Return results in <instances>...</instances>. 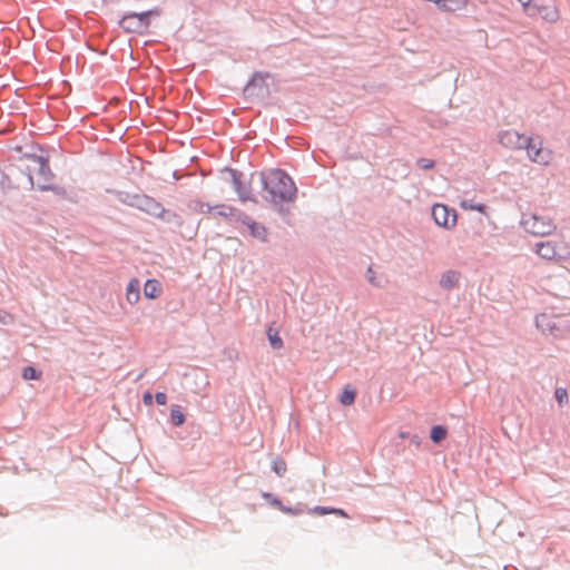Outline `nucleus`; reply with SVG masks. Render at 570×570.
I'll use <instances>...</instances> for the list:
<instances>
[{
  "mask_svg": "<svg viewBox=\"0 0 570 570\" xmlns=\"http://www.w3.org/2000/svg\"><path fill=\"white\" fill-rule=\"evenodd\" d=\"M267 337L273 348L279 350L283 347V340L278 335L277 331H274L273 328L269 327L267 331Z\"/></svg>",
  "mask_w": 570,
  "mask_h": 570,
  "instance_id": "nucleus-22",
  "label": "nucleus"
},
{
  "mask_svg": "<svg viewBox=\"0 0 570 570\" xmlns=\"http://www.w3.org/2000/svg\"><path fill=\"white\" fill-rule=\"evenodd\" d=\"M524 8V10L528 12L529 16H533V12H531V8H533V6H531V2L532 0H518Z\"/></svg>",
  "mask_w": 570,
  "mask_h": 570,
  "instance_id": "nucleus-31",
  "label": "nucleus"
},
{
  "mask_svg": "<svg viewBox=\"0 0 570 570\" xmlns=\"http://www.w3.org/2000/svg\"><path fill=\"white\" fill-rule=\"evenodd\" d=\"M233 180H234L235 189H236V191L239 196V199L242 202H256V199L253 197V195L248 190H246L242 187L239 178L236 175L233 176Z\"/></svg>",
  "mask_w": 570,
  "mask_h": 570,
  "instance_id": "nucleus-17",
  "label": "nucleus"
},
{
  "mask_svg": "<svg viewBox=\"0 0 570 570\" xmlns=\"http://www.w3.org/2000/svg\"><path fill=\"white\" fill-rule=\"evenodd\" d=\"M523 148L527 150V155L530 160L535 164L549 165L552 159L551 150L543 148L541 140L528 137Z\"/></svg>",
  "mask_w": 570,
  "mask_h": 570,
  "instance_id": "nucleus-6",
  "label": "nucleus"
},
{
  "mask_svg": "<svg viewBox=\"0 0 570 570\" xmlns=\"http://www.w3.org/2000/svg\"><path fill=\"white\" fill-rule=\"evenodd\" d=\"M521 224L528 233L541 237L551 235L557 229V225L550 217L538 214L524 216Z\"/></svg>",
  "mask_w": 570,
  "mask_h": 570,
  "instance_id": "nucleus-5",
  "label": "nucleus"
},
{
  "mask_svg": "<svg viewBox=\"0 0 570 570\" xmlns=\"http://www.w3.org/2000/svg\"><path fill=\"white\" fill-rule=\"evenodd\" d=\"M136 206L155 217H163L165 213V208L155 199L148 197V196H139L136 198Z\"/></svg>",
  "mask_w": 570,
  "mask_h": 570,
  "instance_id": "nucleus-10",
  "label": "nucleus"
},
{
  "mask_svg": "<svg viewBox=\"0 0 570 570\" xmlns=\"http://www.w3.org/2000/svg\"><path fill=\"white\" fill-rule=\"evenodd\" d=\"M468 0H442L438 8L446 12H454L464 10L468 7Z\"/></svg>",
  "mask_w": 570,
  "mask_h": 570,
  "instance_id": "nucleus-15",
  "label": "nucleus"
},
{
  "mask_svg": "<svg viewBox=\"0 0 570 570\" xmlns=\"http://www.w3.org/2000/svg\"><path fill=\"white\" fill-rule=\"evenodd\" d=\"M142 401L146 405H151L153 404V395L150 392H146L142 396Z\"/></svg>",
  "mask_w": 570,
  "mask_h": 570,
  "instance_id": "nucleus-35",
  "label": "nucleus"
},
{
  "mask_svg": "<svg viewBox=\"0 0 570 570\" xmlns=\"http://www.w3.org/2000/svg\"><path fill=\"white\" fill-rule=\"evenodd\" d=\"M534 253L550 262H561L570 255L569 245L557 240H542L534 245Z\"/></svg>",
  "mask_w": 570,
  "mask_h": 570,
  "instance_id": "nucleus-3",
  "label": "nucleus"
},
{
  "mask_svg": "<svg viewBox=\"0 0 570 570\" xmlns=\"http://www.w3.org/2000/svg\"><path fill=\"white\" fill-rule=\"evenodd\" d=\"M537 325L543 333L554 337H560L566 333L563 320L558 316L541 314L537 317Z\"/></svg>",
  "mask_w": 570,
  "mask_h": 570,
  "instance_id": "nucleus-7",
  "label": "nucleus"
},
{
  "mask_svg": "<svg viewBox=\"0 0 570 570\" xmlns=\"http://www.w3.org/2000/svg\"><path fill=\"white\" fill-rule=\"evenodd\" d=\"M367 279L370 283H372L374 285H380V283L375 281L374 272L371 267L367 269Z\"/></svg>",
  "mask_w": 570,
  "mask_h": 570,
  "instance_id": "nucleus-34",
  "label": "nucleus"
},
{
  "mask_svg": "<svg viewBox=\"0 0 570 570\" xmlns=\"http://www.w3.org/2000/svg\"><path fill=\"white\" fill-rule=\"evenodd\" d=\"M332 509L333 508L315 507L314 508V512L320 514V515H324V514H327V513H332Z\"/></svg>",
  "mask_w": 570,
  "mask_h": 570,
  "instance_id": "nucleus-33",
  "label": "nucleus"
},
{
  "mask_svg": "<svg viewBox=\"0 0 570 570\" xmlns=\"http://www.w3.org/2000/svg\"><path fill=\"white\" fill-rule=\"evenodd\" d=\"M554 396L559 404H563L568 401V393L563 387H558L554 392Z\"/></svg>",
  "mask_w": 570,
  "mask_h": 570,
  "instance_id": "nucleus-27",
  "label": "nucleus"
},
{
  "mask_svg": "<svg viewBox=\"0 0 570 570\" xmlns=\"http://www.w3.org/2000/svg\"><path fill=\"white\" fill-rule=\"evenodd\" d=\"M155 399L159 405H165L167 403V395L163 392L156 393Z\"/></svg>",
  "mask_w": 570,
  "mask_h": 570,
  "instance_id": "nucleus-32",
  "label": "nucleus"
},
{
  "mask_svg": "<svg viewBox=\"0 0 570 570\" xmlns=\"http://www.w3.org/2000/svg\"><path fill=\"white\" fill-rule=\"evenodd\" d=\"M460 206L463 209L476 210V212H480V213H485V208H487L485 205H483V204L473 205V204H469L465 200L461 202Z\"/></svg>",
  "mask_w": 570,
  "mask_h": 570,
  "instance_id": "nucleus-26",
  "label": "nucleus"
},
{
  "mask_svg": "<svg viewBox=\"0 0 570 570\" xmlns=\"http://www.w3.org/2000/svg\"><path fill=\"white\" fill-rule=\"evenodd\" d=\"M355 395H356V393L353 389H344V391L342 392V394L340 396V402L343 405H351L354 403Z\"/></svg>",
  "mask_w": 570,
  "mask_h": 570,
  "instance_id": "nucleus-23",
  "label": "nucleus"
},
{
  "mask_svg": "<svg viewBox=\"0 0 570 570\" xmlns=\"http://www.w3.org/2000/svg\"><path fill=\"white\" fill-rule=\"evenodd\" d=\"M416 164L422 169H431L434 167V161L426 158L419 159Z\"/></svg>",
  "mask_w": 570,
  "mask_h": 570,
  "instance_id": "nucleus-29",
  "label": "nucleus"
},
{
  "mask_svg": "<svg viewBox=\"0 0 570 570\" xmlns=\"http://www.w3.org/2000/svg\"><path fill=\"white\" fill-rule=\"evenodd\" d=\"M13 322H14V316L11 313L0 311V323L1 324H11Z\"/></svg>",
  "mask_w": 570,
  "mask_h": 570,
  "instance_id": "nucleus-28",
  "label": "nucleus"
},
{
  "mask_svg": "<svg viewBox=\"0 0 570 570\" xmlns=\"http://www.w3.org/2000/svg\"><path fill=\"white\" fill-rule=\"evenodd\" d=\"M332 513L338 514V515L344 517V518L347 517V514L343 510H341V509H334L333 508L332 509Z\"/></svg>",
  "mask_w": 570,
  "mask_h": 570,
  "instance_id": "nucleus-37",
  "label": "nucleus"
},
{
  "mask_svg": "<svg viewBox=\"0 0 570 570\" xmlns=\"http://www.w3.org/2000/svg\"><path fill=\"white\" fill-rule=\"evenodd\" d=\"M189 207L197 213L200 214H208L214 210V207L209 204L200 200V199H194L189 203Z\"/></svg>",
  "mask_w": 570,
  "mask_h": 570,
  "instance_id": "nucleus-18",
  "label": "nucleus"
},
{
  "mask_svg": "<svg viewBox=\"0 0 570 570\" xmlns=\"http://www.w3.org/2000/svg\"><path fill=\"white\" fill-rule=\"evenodd\" d=\"M531 12L540 14L548 22H557L559 19V10L554 6H533Z\"/></svg>",
  "mask_w": 570,
  "mask_h": 570,
  "instance_id": "nucleus-12",
  "label": "nucleus"
},
{
  "mask_svg": "<svg viewBox=\"0 0 570 570\" xmlns=\"http://www.w3.org/2000/svg\"><path fill=\"white\" fill-rule=\"evenodd\" d=\"M161 293V285L157 279H148L144 286V295L146 298L155 299Z\"/></svg>",
  "mask_w": 570,
  "mask_h": 570,
  "instance_id": "nucleus-16",
  "label": "nucleus"
},
{
  "mask_svg": "<svg viewBox=\"0 0 570 570\" xmlns=\"http://www.w3.org/2000/svg\"><path fill=\"white\" fill-rule=\"evenodd\" d=\"M170 417L176 426H180L185 422V415L179 405H173L170 410Z\"/></svg>",
  "mask_w": 570,
  "mask_h": 570,
  "instance_id": "nucleus-21",
  "label": "nucleus"
},
{
  "mask_svg": "<svg viewBox=\"0 0 570 570\" xmlns=\"http://www.w3.org/2000/svg\"><path fill=\"white\" fill-rule=\"evenodd\" d=\"M26 181L22 184L23 188H39L41 190L48 189L52 181V173L50 170L48 160L40 156H29L24 165Z\"/></svg>",
  "mask_w": 570,
  "mask_h": 570,
  "instance_id": "nucleus-2",
  "label": "nucleus"
},
{
  "mask_svg": "<svg viewBox=\"0 0 570 570\" xmlns=\"http://www.w3.org/2000/svg\"><path fill=\"white\" fill-rule=\"evenodd\" d=\"M272 469L277 475L283 476L287 470V465L284 460H282L281 458H276L273 461Z\"/></svg>",
  "mask_w": 570,
  "mask_h": 570,
  "instance_id": "nucleus-24",
  "label": "nucleus"
},
{
  "mask_svg": "<svg viewBox=\"0 0 570 570\" xmlns=\"http://www.w3.org/2000/svg\"><path fill=\"white\" fill-rule=\"evenodd\" d=\"M262 497L264 499H266L267 501H269V503L273 505V499H276L272 493H268V492H263L262 493Z\"/></svg>",
  "mask_w": 570,
  "mask_h": 570,
  "instance_id": "nucleus-36",
  "label": "nucleus"
},
{
  "mask_svg": "<svg viewBox=\"0 0 570 570\" xmlns=\"http://www.w3.org/2000/svg\"><path fill=\"white\" fill-rule=\"evenodd\" d=\"M214 210H216L217 215L223 217H233L236 216L238 219V214L240 213L236 208L227 205H216L214 206Z\"/></svg>",
  "mask_w": 570,
  "mask_h": 570,
  "instance_id": "nucleus-19",
  "label": "nucleus"
},
{
  "mask_svg": "<svg viewBox=\"0 0 570 570\" xmlns=\"http://www.w3.org/2000/svg\"><path fill=\"white\" fill-rule=\"evenodd\" d=\"M238 220L248 227L249 233L254 238H257L258 240H262V242L266 240L267 230H266L265 226L254 222L253 219H250L247 215H244L243 213L238 214Z\"/></svg>",
  "mask_w": 570,
  "mask_h": 570,
  "instance_id": "nucleus-11",
  "label": "nucleus"
},
{
  "mask_svg": "<svg viewBox=\"0 0 570 570\" xmlns=\"http://www.w3.org/2000/svg\"><path fill=\"white\" fill-rule=\"evenodd\" d=\"M460 274L455 271H446L440 277L439 284L444 289H452L458 286Z\"/></svg>",
  "mask_w": 570,
  "mask_h": 570,
  "instance_id": "nucleus-14",
  "label": "nucleus"
},
{
  "mask_svg": "<svg viewBox=\"0 0 570 570\" xmlns=\"http://www.w3.org/2000/svg\"><path fill=\"white\" fill-rule=\"evenodd\" d=\"M432 216L435 224L445 229H452L456 225V212L454 209L448 208L443 204H435L432 207Z\"/></svg>",
  "mask_w": 570,
  "mask_h": 570,
  "instance_id": "nucleus-8",
  "label": "nucleus"
},
{
  "mask_svg": "<svg viewBox=\"0 0 570 570\" xmlns=\"http://www.w3.org/2000/svg\"><path fill=\"white\" fill-rule=\"evenodd\" d=\"M140 299V282L131 278L126 287V301L130 305H135Z\"/></svg>",
  "mask_w": 570,
  "mask_h": 570,
  "instance_id": "nucleus-13",
  "label": "nucleus"
},
{
  "mask_svg": "<svg viewBox=\"0 0 570 570\" xmlns=\"http://www.w3.org/2000/svg\"><path fill=\"white\" fill-rule=\"evenodd\" d=\"M446 434H448V431L444 426L442 425H434L432 429H431V440L434 442V443H439L441 441H443L445 438H446Z\"/></svg>",
  "mask_w": 570,
  "mask_h": 570,
  "instance_id": "nucleus-20",
  "label": "nucleus"
},
{
  "mask_svg": "<svg viewBox=\"0 0 570 570\" xmlns=\"http://www.w3.org/2000/svg\"><path fill=\"white\" fill-rule=\"evenodd\" d=\"M273 507L279 509L285 513H295L293 509L284 507L278 499H273Z\"/></svg>",
  "mask_w": 570,
  "mask_h": 570,
  "instance_id": "nucleus-30",
  "label": "nucleus"
},
{
  "mask_svg": "<svg viewBox=\"0 0 570 570\" xmlns=\"http://www.w3.org/2000/svg\"><path fill=\"white\" fill-rule=\"evenodd\" d=\"M261 183L265 190L268 191L269 202H289L296 194V187L292 178L283 170L274 169L259 174Z\"/></svg>",
  "mask_w": 570,
  "mask_h": 570,
  "instance_id": "nucleus-1",
  "label": "nucleus"
},
{
  "mask_svg": "<svg viewBox=\"0 0 570 570\" xmlns=\"http://www.w3.org/2000/svg\"><path fill=\"white\" fill-rule=\"evenodd\" d=\"M22 377L24 380H38L40 377V373L32 366H27L22 371Z\"/></svg>",
  "mask_w": 570,
  "mask_h": 570,
  "instance_id": "nucleus-25",
  "label": "nucleus"
},
{
  "mask_svg": "<svg viewBox=\"0 0 570 570\" xmlns=\"http://www.w3.org/2000/svg\"><path fill=\"white\" fill-rule=\"evenodd\" d=\"M158 9L148 10L141 13H128L125 14L119 24L126 32L142 33L147 31L150 26V17L159 16Z\"/></svg>",
  "mask_w": 570,
  "mask_h": 570,
  "instance_id": "nucleus-4",
  "label": "nucleus"
},
{
  "mask_svg": "<svg viewBox=\"0 0 570 570\" xmlns=\"http://www.w3.org/2000/svg\"><path fill=\"white\" fill-rule=\"evenodd\" d=\"M525 136L517 130L508 129L499 134V142L509 149H522L527 142Z\"/></svg>",
  "mask_w": 570,
  "mask_h": 570,
  "instance_id": "nucleus-9",
  "label": "nucleus"
}]
</instances>
